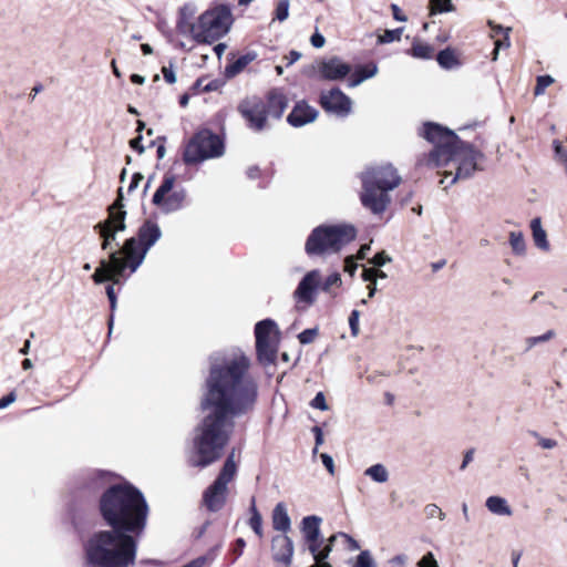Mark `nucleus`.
<instances>
[{
  "label": "nucleus",
  "mask_w": 567,
  "mask_h": 567,
  "mask_svg": "<svg viewBox=\"0 0 567 567\" xmlns=\"http://www.w3.org/2000/svg\"><path fill=\"white\" fill-rule=\"evenodd\" d=\"M257 398L258 382L243 350L231 349L212 358L200 402L205 416L194 436L192 466L203 468L221 456L234 431V419L252 411Z\"/></svg>",
  "instance_id": "1"
},
{
  "label": "nucleus",
  "mask_w": 567,
  "mask_h": 567,
  "mask_svg": "<svg viewBox=\"0 0 567 567\" xmlns=\"http://www.w3.org/2000/svg\"><path fill=\"white\" fill-rule=\"evenodd\" d=\"M422 135L434 145L427 164L433 167H451L443 173L444 178L452 177L450 184L470 178L476 171L482 169L480 163L484 159L483 153L462 142L454 132L429 123L424 125Z\"/></svg>",
  "instance_id": "2"
},
{
  "label": "nucleus",
  "mask_w": 567,
  "mask_h": 567,
  "mask_svg": "<svg viewBox=\"0 0 567 567\" xmlns=\"http://www.w3.org/2000/svg\"><path fill=\"white\" fill-rule=\"evenodd\" d=\"M100 511L107 525L133 536L143 532L148 515L143 494L131 484L109 487L101 496Z\"/></svg>",
  "instance_id": "3"
},
{
  "label": "nucleus",
  "mask_w": 567,
  "mask_h": 567,
  "mask_svg": "<svg viewBox=\"0 0 567 567\" xmlns=\"http://www.w3.org/2000/svg\"><path fill=\"white\" fill-rule=\"evenodd\" d=\"M162 230L153 220H146L140 227L137 235L125 240L118 251L110 254V260L101 259L92 279L95 284L104 281L118 282L125 269L135 272L143 264L148 250L159 240Z\"/></svg>",
  "instance_id": "4"
},
{
  "label": "nucleus",
  "mask_w": 567,
  "mask_h": 567,
  "mask_svg": "<svg viewBox=\"0 0 567 567\" xmlns=\"http://www.w3.org/2000/svg\"><path fill=\"white\" fill-rule=\"evenodd\" d=\"M135 556L134 536L115 528L94 533L85 544L86 567H130Z\"/></svg>",
  "instance_id": "5"
},
{
  "label": "nucleus",
  "mask_w": 567,
  "mask_h": 567,
  "mask_svg": "<svg viewBox=\"0 0 567 567\" xmlns=\"http://www.w3.org/2000/svg\"><path fill=\"white\" fill-rule=\"evenodd\" d=\"M194 10L185 6L179 11L177 31L190 35L197 43L210 44L224 37L231 24V13L227 7L217 6L203 12L195 21Z\"/></svg>",
  "instance_id": "6"
},
{
  "label": "nucleus",
  "mask_w": 567,
  "mask_h": 567,
  "mask_svg": "<svg viewBox=\"0 0 567 567\" xmlns=\"http://www.w3.org/2000/svg\"><path fill=\"white\" fill-rule=\"evenodd\" d=\"M401 177L392 165L369 168L362 174V205L373 214L383 213L389 203V190L399 186Z\"/></svg>",
  "instance_id": "7"
},
{
  "label": "nucleus",
  "mask_w": 567,
  "mask_h": 567,
  "mask_svg": "<svg viewBox=\"0 0 567 567\" xmlns=\"http://www.w3.org/2000/svg\"><path fill=\"white\" fill-rule=\"evenodd\" d=\"M357 236L353 226L341 224L319 226L315 228L306 241V252L309 256H327L337 254Z\"/></svg>",
  "instance_id": "8"
},
{
  "label": "nucleus",
  "mask_w": 567,
  "mask_h": 567,
  "mask_svg": "<svg viewBox=\"0 0 567 567\" xmlns=\"http://www.w3.org/2000/svg\"><path fill=\"white\" fill-rule=\"evenodd\" d=\"M236 473L235 454L231 452L227 456L216 480L203 494V502L208 511L218 512L224 507L228 495V484L235 478Z\"/></svg>",
  "instance_id": "9"
},
{
  "label": "nucleus",
  "mask_w": 567,
  "mask_h": 567,
  "mask_svg": "<svg viewBox=\"0 0 567 567\" xmlns=\"http://www.w3.org/2000/svg\"><path fill=\"white\" fill-rule=\"evenodd\" d=\"M223 154L224 143L219 136L209 130H202L188 142L184 152V161L187 164H195L219 157Z\"/></svg>",
  "instance_id": "10"
},
{
  "label": "nucleus",
  "mask_w": 567,
  "mask_h": 567,
  "mask_svg": "<svg viewBox=\"0 0 567 567\" xmlns=\"http://www.w3.org/2000/svg\"><path fill=\"white\" fill-rule=\"evenodd\" d=\"M187 202V190L176 185V177L173 174L164 175V178L155 190L152 204L163 214H172L183 209Z\"/></svg>",
  "instance_id": "11"
},
{
  "label": "nucleus",
  "mask_w": 567,
  "mask_h": 567,
  "mask_svg": "<svg viewBox=\"0 0 567 567\" xmlns=\"http://www.w3.org/2000/svg\"><path fill=\"white\" fill-rule=\"evenodd\" d=\"M255 337L258 361L264 365L274 363L280 341V332L276 322L271 319L259 321L255 326Z\"/></svg>",
  "instance_id": "12"
},
{
  "label": "nucleus",
  "mask_w": 567,
  "mask_h": 567,
  "mask_svg": "<svg viewBox=\"0 0 567 567\" xmlns=\"http://www.w3.org/2000/svg\"><path fill=\"white\" fill-rule=\"evenodd\" d=\"M123 188L120 187L117 190L116 200L109 207L107 219L94 226V229L99 231L103 239L101 245L103 250H107L111 247V243L115 239L116 234L124 231L126 228V212L123 210Z\"/></svg>",
  "instance_id": "13"
},
{
  "label": "nucleus",
  "mask_w": 567,
  "mask_h": 567,
  "mask_svg": "<svg viewBox=\"0 0 567 567\" xmlns=\"http://www.w3.org/2000/svg\"><path fill=\"white\" fill-rule=\"evenodd\" d=\"M320 79L327 81H341L352 71L349 63L339 56H330L316 61L313 66Z\"/></svg>",
  "instance_id": "14"
},
{
  "label": "nucleus",
  "mask_w": 567,
  "mask_h": 567,
  "mask_svg": "<svg viewBox=\"0 0 567 567\" xmlns=\"http://www.w3.org/2000/svg\"><path fill=\"white\" fill-rule=\"evenodd\" d=\"M322 109L339 117H347L352 111V101L340 89L334 87L320 94Z\"/></svg>",
  "instance_id": "15"
},
{
  "label": "nucleus",
  "mask_w": 567,
  "mask_h": 567,
  "mask_svg": "<svg viewBox=\"0 0 567 567\" xmlns=\"http://www.w3.org/2000/svg\"><path fill=\"white\" fill-rule=\"evenodd\" d=\"M250 128L259 132L265 127L268 112L266 104L259 99L246 100L238 107Z\"/></svg>",
  "instance_id": "16"
},
{
  "label": "nucleus",
  "mask_w": 567,
  "mask_h": 567,
  "mask_svg": "<svg viewBox=\"0 0 567 567\" xmlns=\"http://www.w3.org/2000/svg\"><path fill=\"white\" fill-rule=\"evenodd\" d=\"M321 275L319 270H311L301 279L293 292L298 303L312 305L320 288Z\"/></svg>",
  "instance_id": "17"
},
{
  "label": "nucleus",
  "mask_w": 567,
  "mask_h": 567,
  "mask_svg": "<svg viewBox=\"0 0 567 567\" xmlns=\"http://www.w3.org/2000/svg\"><path fill=\"white\" fill-rule=\"evenodd\" d=\"M293 543L287 535H277L271 539V554L274 560L282 567H290L293 557Z\"/></svg>",
  "instance_id": "18"
},
{
  "label": "nucleus",
  "mask_w": 567,
  "mask_h": 567,
  "mask_svg": "<svg viewBox=\"0 0 567 567\" xmlns=\"http://www.w3.org/2000/svg\"><path fill=\"white\" fill-rule=\"evenodd\" d=\"M318 112L307 103H298L288 115V122L295 126H303L317 118Z\"/></svg>",
  "instance_id": "19"
},
{
  "label": "nucleus",
  "mask_w": 567,
  "mask_h": 567,
  "mask_svg": "<svg viewBox=\"0 0 567 567\" xmlns=\"http://www.w3.org/2000/svg\"><path fill=\"white\" fill-rule=\"evenodd\" d=\"M321 524L322 518L317 515H309L302 518L300 523V530L302 533L305 543L322 537Z\"/></svg>",
  "instance_id": "20"
},
{
  "label": "nucleus",
  "mask_w": 567,
  "mask_h": 567,
  "mask_svg": "<svg viewBox=\"0 0 567 567\" xmlns=\"http://www.w3.org/2000/svg\"><path fill=\"white\" fill-rule=\"evenodd\" d=\"M272 527L286 535L291 528V519L284 503H278L272 511Z\"/></svg>",
  "instance_id": "21"
},
{
  "label": "nucleus",
  "mask_w": 567,
  "mask_h": 567,
  "mask_svg": "<svg viewBox=\"0 0 567 567\" xmlns=\"http://www.w3.org/2000/svg\"><path fill=\"white\" fill-rule=\"evenodd\" d=\"M377 73H378V66L375 63L360 65L351 74L348 85L350 87H355V86L360 85L363 81L377 75Z\"/></svg>",
  "instance_id": "22"
},
{
  "label": "nucleus",
  "mask_w": 567,
  "mask_h": 567,
  "mask_svg": "<svg viewBox=\"0 0 567 567\" xmlns=\"http://www.w3.org/2000/svg\"><path fill=\"white\" fill-rule=\"evenodd\" d=\"M486 508L494 515L497 516H512L513 511L508 505V502L501 496H489L485 502Z\"/></svg>",
  "instance_id": "23"
},
{
  "label": "nucleus",
  "mask_w": 567,
  "mask_h": 567,
  "mask_svg": "<svg viewBox=\"0 0 567 567\" xmlns=\"http://www.w3.org/2000/svg\"><path fill=\"white\" fill-rule=\"evenodd\" d=\"M530 229H532V235H533L535 246L537 248H539L540 250L548 251L550 246L547 240V234L542 226V221H540L539 217L532 219Z\"/></svg>",
  "instance_id": "24"
},
{
  "label": "nucleus",
  "mask_w": 567,
  "mask_h": 567,
  "mask_svg": "<svg viewBox=\"0 0 567 567\" xmlns=\"http://www.w3.org/2000/svg\"><path fill=\"white\" fill-rule=\"evenodd\" d=\"M287 107L286 97L280 93H271L266 105L269 115L279 118Z\"/></svg>",
  "instance_id": "25"
},
{
  "label": "nucleus",
  "mask_w": 567,
  "mask_h": 567,
  "mask_svg": "<svg viewBox=\"0 0 567 567\" xmlns=\"http://www.w3.org/2000/svg\"><path fill=\"white\" fill-rule=\"evenodd\" d=\"M257 58L255 52H248L244 55H240L233 63L226 66L225 73L228 78H233L240 73L249 63H251Z\"/></svg>",
  "instance_id": "26"
},
{
  "label": "nucleus",
  "mask_w": 567,
  "mask_h": 567,
  "mask_svg": "<svg viewBox=\"0 0 567 567\" xmlns=\"http://www.w3.org/2000/svg\"><path fill=\"white\" fill-rule=\"evenodd\" d=\"M364 475L370 477L373 482L383 484L389 481L390 474L388 468L381 464H374L364 471Z\"/></svg>",
  "instance_id": "27"
},
{
  "label": "nucleus",
  "mask_w": 567,
  "mask_h": 567,
  "mask_svg": "<svg viewBox=\"0 0 567 567\" xmlns=\"http://www.w3.org/2000/svg\"><path fill=\"white\" fill-rule=\"evenodd\" d=\"M436 60L440 66L446 70L458 68L461 64L455 52L450 48L440 51Z\"/></svg>",
  "instance_id": "28"
},
{
  "label": "nucleus",
  "mask_w": 567,
  "mask_h": 567,
  "mask_svg": "<svg viewBox=\"0 0 567 567\" xmlns=\"http://www.w3.org/2000/svg\"><path fill=\"white\" fill-rule=\"evenodd\" d=\"M250 514H251V516L249 518L250 528L256 533L257 536L262 537V517L256 507L254 498L251 501Z\"/></svg>",
  "instance_id": "29"
},
{
  "label": "nucleus",
  "mask_w": 567,
  "mask_h": 567,
  "mask_svg": "<svg viewBox=\"0 0 567 567\" xmlns=\"http://www.w3.org/2000/svg\"><path fill=\"white\" fill-rule=\"evenodd\" d=\"M434 53L433 47L422 42H414L411 48V54L417 59H431Z\"/></svg>",
  "instance_id": "30"
},
{
  "label": "nucleus",
  "mask_w": 567,
  "mask_h": 567,
  "mask_svg": "<svg viewBox=\"0 0 567 567\" xmlns=\"http://www.w3.org/2000/svg\"><path fill=\"white\" fill-rule=\"evenodd\" d=\"M351 567H377V561L370 550H362L352 561Z\"/></svg>",
  "instance_id": "31"
},
{
  "label": "nucleus",
  "mask_w": 567,
  "mask_h": 567,
  "mask_svg": "<svg viewBox=\"0 0 567 567\" xmlns=\"http://www.w3.org/2000/svg\"><path fill=\"white\" fill-rule=\"evenodd\" d=\"M509 245L516 255H524L526 251V244L522 233L512 231L509 234Z\"/></svg>",
  "instance_id": "32"
},
{
  "label": "nucleus",
  "mask_w": 567,
  "mask_h": 567,
  "mask_svg": "<svg viewBox=\"0 0 567 567\" xmlns=\"http://www.w3.org/2000/svg\"><path fill=\"white\" fill-rule=\"evenodd\" d=\"M431 13H444L454 11L452 0H430Z\"/></svg>",
  "instance_id": "33"
},
{
  "label": "nucleus",
  "mask_w": 567,
  "mask_h": 567,
  "mask_svg": "<svg viewBox=\"0 0 567 567\" xmlns=\"http://www.w3.org/2000/svg\"><path fill=\"white\" fill-rule=\"evenodd\" d=\"M341 282L340 274L333 272L329 275L323 282H320V288L324 292H330L332 287H339Z\"/></svg>",
  "instance_id": "34"
},
{
  "label": "nucleus",
  "mask_w": 567,
  "mask_h": 567,
  "mask_svg": "<svg viewBox=\"0 0 567 567\" xmlns=\"http://www.w3.org/2000/svg\"><path fill=\"white\" fill-rule=\"evenodd\" d=\"M553 83L554 79L550 75H539L534 91L535 95L544 94L545 90Z\"/></svg>",
  "instance_id": "35"
},
{
  "label": "nucleus",
  "mask_w": 567,
  "mask_h": 567,
  "mask_svg": "<svg viewBox=\"0 0 567 567\" xmlns=\"http://www.w3.org/2000/svg\"><path fill=\"white\" fill-rule=\"evenodd\" d=\"M402 34V29H394V30H385L383 34L379 35V42L380 43H391L393 41L400 40Z\"/></svg>",
  "instance_id": "36"
},
{
  "label": "nucleus",
  "mask_w": 567,
  "mask_h": 567,
  "mask_svg": "<svg viewBox=\"0 0 567 567\" xmlns=\"http://www.w3.org/2000/svg\"><path fill=\"white\" fill-rule=\"evenodd\" d=\"M424 513L427 518L437 517L441 520L445 519L446 516L445 513L436 504L426 505L424 507Z\"/></svg>",
  "instance_id": "37"
},
{
  "label": "nucleus",
  "mask_w": 567,
  "mask_h": 567,
  "mask_svg": "<svg viewBox=\"0 0 567 567\" xmlns=\"http://www.w3.org/2000/svg\"><path fill=\"white\" fill-rule=\"evenodd\" d=\"M289 16V1L280 0L276 8V19L285 21Z\"/></svg>",
  "instance_id": "38"
},
{
  "label": "nucleus",
  "mask_w": 567,
  "mask_h": 567,
  "mask_svg": "<svg viewBox=\"0 0 567 567\" xmlns=\"http://www.w3.org/2000/svg\"><path fill=\"white\" fill-rule=\"evenodd\" d=\"M318 334V329H306L298 334V340L302 344L311 343Z\"/></svg>",
  "instance_id": "39"
},
{
  "label": "nucleus",
  "mask_w": 567,
  "mask_h": 567,
  "mask_svg": "<svg viewBox=\"0 0 567 567\" xmlns=\"http://www.w3.org/2000/svg\"><path fill=\"white\" fill-rule=\"evenodd\" d=\"M310 405L313 409H318V410H321V411H327L329 409V406H328V404L326 402L324 394L322 392H318L316 394V396L311 400Z\"/></svg>",
  "instance_id": "40"
},
{
  "label": "nucleus",
  "mask_w": 567,
  "mask_h": 567,
  "mask_svg": "<svg viewBox=\"0 0 567 567\" xmlns=\"http://www.w3.org/2000/svg\"><path fill=\"white\" fill-rule=\"evenodd\" d=\"M555 336V332L553 330L547 331L546 333L538 336V337H532L527 339L528 347L532 348L536 346L539 342H545L551 339Z\"/></svg>",
  "instance_id": "41"
},
{
  "label": "nucleus",
  "mask_w": 567,
  "mask_h": 567,
  "mask_svg": "<svg viewBox=\"0 0 567 567\" xmlns=\"http://www.w3.org/2000/svg\"><path fill=\"white\" fill-rule=\"evenodd\" d=\"M359 317L360 312L358 310H352L349 317V324L353 336H357L359 333Z\"/></svg>",
  "instance_id": "42"
},
{
  "label": "nucleus",
  "mask_w": 567,
  "mask_h": 567,
  "mask_svg": "<svg viewBox=\"0 0 567 567\" xmlns=\"http://www.w3.org/2000/svg\"><path fill=\"white\" fill-rule=\"evenodd\" d=\"M357 258L354 256H348L344 259V271L348 272L350 276H353L358 265H357Z\"/></svg>",
  "instance_id": "43"
},
{
  "label": "nucleus",
  "mask_w": 567,
  "mask_h": 567,
  "mask_svg": "<svg viewBox=\"0 0 567 567\" xmlns=\"http://www.w3.org/2000/svg\"><path fill=\"white\" fill-rule=\"evenodd\" d=\"M419 567H439L437 561L434 558L432 553H427L422 557V559L417 563Z\"/></svg>",
  "instance_id": "44"
},
{
  "label": "nucleus",
  "mask_w": 567,
  "mask_h": 567,
  "mask_svg": "<svg viewBox=\"0 0 567 567\" xmlns=\"http://www.w3.org/2000/svg\"><path fill=\"white\" fill-rule=\"evenodd\" d=\"M538 439V444L545 450H551L557 446V442L553 439L540 437L536 432L533 433Z\"/></svg>",
  "instance_id": "45"
},
{
  "label": "nucleus",
  "mask_w": 567,
  "mask_h": 567,
  "mask_svg": "<svg viewBox=\"0 0 567 567\" xmlns=\"http://www.w3.org/2000/svg\"><path fill=\"white\" fill-rule=\"evenodd\" d=\"M391 261V258L384 252V251H381L379 254H377L371 260L370 262L374 266H383L385 265L386 262Z\"/></svg>",
  "instance_id": "46"
},
{
  "label": "nucleus",
  "mask_w": 567,
  "mask_h": 567,
  "mask_svg": "<svg viewBox=\"0 0 567 567\" xmlns=\"http://www.w3.org/2000/svg\"><path fill=\"white\" fill-rule=\"evenodd\" d=\"M320 458L324 465V467L328 470V472L333 475L334 474V462H333V458L327 454V453H322L320 455Z\"/></svg>",
  "instance_id": "47"
},
{
  "label": "nucleus",
  "mask_w": 567,
  "mask_h": 567,
  "mask_svg": "<svg viewBox=\"0 0 567 567\" xmlns=\"http://www.w3.org/2000/svg\"><path fill=\"white\" fill-rule=\"evenodd\" d=\"M143 179H144L143 174H141V173L133 174L131 183H130V185L127 187V193L128 194L133 193L138 187L140 183Z\"/></svg>",
  "instance_id": "48"
},
{
  "label": "nucleus",
  "mask_w": 567,
  "mask_h": 567,
  "mask_svg": "<svg viewBox=\"0 0 567 567\" xmlns=\"http://www.w3.org/2000/svg\"><path fill=\"white\" fill-rule=\"evenodd\" d=\"M162 73L167 83L173 84L176 82V74L172 66H163Z\"/></svg>",
  "instance_id": "49"
},
{
  "label": "nucleus",
  "mask_w": 567,
  "mask_h": 567,
  "mask_svg": "<svg viewBox=\"0 0 567 567\" xmlns=\"http://www.w3.org/2000/svg\"><path fill=\"white\" fill-rule=\"evenodd\" d=\"M340 537L344 538V540L348 544V548L350 550H359L360 549V544L350 535L340 532Z\"/></svg>",
  "instance_id": "50"
},
{
  "label": "nucleus",
  "mask_w": 567,
  "mask_h": 567,
  "mask_svg": "<svg viewBox=\"0 0 567 567\" xmlns=\"http://www.w3.org/2000/svg\"><path fill=\"white\" fill-rule=\"evenodd\" d=\"M310 42L315 48L320 49L324 45L326 39L319 32H315L310 38Z\"/></svg>",
  "instance_id": "51"
},
{
  "label": "nucleus",
  "mask_w": 567,
  "mask_h": 567,
  "mask_svg": "<svg viewBox=\"0 0 567 567\" xmlns=\"http://www.w3.org/2000/svg\"><path fill=\"white\" fill-rule=\"evenodd\" d=\"M377 274H378V269L365 268V269H363L362 278L364 281L375 282Z\"/></svg>",
  "instance_id": "52"
},
{
  "label": "nucleus",
  "mask_w": 567,
  "mask_h": 567,
  "mask_svg": "<svg viewBox=\"0 0 567 567\" xmlns=\"http://www.w3.org/2000/svg\"><path fill=\"white\" fill-rule=\"evenodd\" d=\"M17 396L14 392L9 393L0 400V410L9 406L11 403L16 401Z\"/></svg>",
  "instance_id": "53"
},
{
  "label": "nucleus",
  "mask_w": 567,
  "mask_h": 567,
  "mask_svg": "<svg viewBox=\"0 0 567 567\" xmlns=\"http://www.w3.org/2000/svg\"><path fill=\"white\" fill-rule=\"evenodd\" d=\"M316 434V447L313 449V453L318 452V446L323 443V433L319 426H315L312 430Z\"/></svg>",
  "instance_id": "54"
},
{
  "label": "nucleus",
  "mask_w": 567,
  "mask_h": 567,
  "mask_svg": "<svg viewBox=\"0 0 567 567\" xmlns=\"http://www.w3.org/2000/svg\"><path fill=\"white\" fill-rule=\"evenodd\" d=\"M130 146L133 150L137 151L140 154H142L144 152V147L142 145V136L138 135L137 137L131 140Z\"/></svg>",
  "instance_id": "55"
},
{
  "label": "nucleus",
  "mask_w": 567,
  "mask_h": 567,
  "mask_svg": "<svg viewBox=\"0 0 567 567\" xmlns=\"http://www.w3.org/2000/svg\"><path fill=\"white\" fill-rule=\"evenodd\" d=\"M392 566H405L406 557L404 555H396L389 561Z\"/></svg>",
  "instance_id": "56"
},
{
  "label": "nucleus",
  "mask_w": 567,
  "mask_h": 567,
  "mask_svg": "<svg viewBox=\"0 0 567 567\" xmlns=\"http://www.w3.org/2000/svg\"><path fill=\"white\" fill-rule=\"evenodd\" d=\"M106 295L109 297V300H110V303H111V308H112V310H114L115 306H116V297H115V292H114L113 286H109L106 288Z\"/></svg>",
  "instance_id": "57"
},
{
  "label": "nucleus",
  "mask_w": 567,
  "mask_h": 567,
  "mask_svg": "<svg viewBox=\"0 0 567 567\" xmlns=\"http://www.w3.org/2000/svg\"><path fill=\"white\" fill-rule=\"evenodd\" d=\"M391 9L393 12V18L398 21L404 22L406 21V17L401 13L400 8L396 4H391Z\"/></svg>",
  "instance_id": "58"
},
{
  "label": "nucleus",
  "mask_w": 567,
  "mask_h": 567,
  "mask_svg": "<svg viewBox=\"0 0 567 567\" xmlns=\"http://www.w3.org/2000/svg\"><path fill=\"white\" fill-rule=\"evenodd\" d=\"M473 457H474V450L466 451V453L464 454L462 465H461V470H464L468 465V463H471L473 461Z\"/></svg>",
  "instance_id": "59"
},
{
  "label": "nucleus",
  "mask_w": 567,
  "mask_h": 567,
  "mask_svg": "<svg viewBox=\"0 0 567 567\" xmlns=\"http://www.w3.org/2000/svg\"><path fill=\"white\" fill-rule=\"evenodd\" d=\"M503 45L508 47L509 43L508 42H503L502 40H496L495 41V49L493 51V60L494 61L497 60L498 51H499L501 47H503Z\"/></svg>",
  "instance_id": "60"
},
{
  "label": "nucleus",
  "mask_w": 567,
  "mask_h": 567,
  "mask_svg": "<svg viewBox=\"0 0 567 567\" xmlns=\"http://www.w3.org/2000/svg\"><path fill=\"white\" fill-rule=\"evenodd\" d=\"M301 58V54L297 51H290L289 55L287 56L288 62L287 65H291L295 62H297Z\"/></svg>",
  "instance_id": "61"
},
{
  "label": "nucleus",
  "mask_w": 567,
  "mask_h": 567,
  "mask_svg": "<svg viewBox=\"0 0 567 567\" xmlns=\"http://www.w3.org/2000/svg\"><path fill=\"white\" fill-rule=\"evenodd\" d=\"M370 250V245L365 244L362 245L359 249L357 256H354L358 260L364 259L367 252Z\"/></svg>",
  "instance_id": "62"
},
{
  "label": "nucleus",
  "mask_w": 567,
  "mask_h": 567,
  "mask_svg": "<svg viewBox=\"0 0 567 567\" xmlns=\"http://www.w3.org/2000/svg\"><path fill=\"white\" fill-rule=\"evenodd\" d=\"M338 537H340V533L333 534L328 539H324V547H329L331 551L333 544Z\"/></svg>",
  "instance_id": "63"
},
{
  "label": "nucleus",
  "mask_w": 567,
  "mask_h": 567,
  "mask_svg": "<svg viewBox=\"0 0 567 567\" xmlns=\"http://www.w3.org/2000/svg\"><path fill=\"white\" fill-rule=\"evenodd\" d=\"M131 81L135 84H143L145 82V78L140 74H132Z\"/></svg>",
  "instance_id": "64"
}]
</instances>
